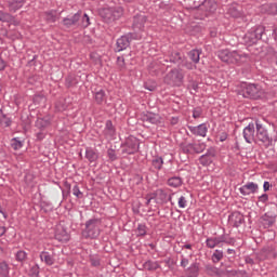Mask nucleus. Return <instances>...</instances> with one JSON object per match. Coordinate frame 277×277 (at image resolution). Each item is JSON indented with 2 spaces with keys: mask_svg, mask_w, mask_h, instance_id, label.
<instances>
[{
  "mask_svg": "<svg viewBox=\"0 0 277 277\" xmlns=\"http://www.w3.org/2000/svg\"><path fill=\"white\" fill-rule=\"evenodd\" d=\"M101 219H90L85 222V228L82 229V237L84 239H98L101 236Z\"/></svg>",
  "mask_w": 277,
  "mask_h": 277,
  "instance_id": "nucleus-1",
  "label": "nucleus"
},
{
  "mask_svg": "<svg viewBox=\"0 0 277 277\" xmlns=\"http://www.w3.org/2000/svg\"><path fill=\"white\" fill-rule=\"evenodd\" d=\"M263 144L265 148H271V146H275L276 140L269 136V132L267 129L263 127L259 121L255 122V144Z\"/></svg>",
  "mask_w": 277,
  "mask_h": 277,
  "instance_id": "nucleus-2",
  "label": "nucleus"
},
{
  "mask_svg": "<svg viewBox=\"0 0 277 277\" xmlns=\"http://www.w3.org/2000/svg\"><path fill=\"white\" fill-rule=\"evenodd\" d=\"M122 14H124L122 6L102 8L98 10V16L103 18L104 23H114V21H118Z\"/></svg>",
  "mask_w": 277,
  "mask_h": 277,
  "instance_id": "nucleus-3",
  "label": "nucleus"
},
{
  "mask_svg": "<svg viewBox=\"0 0 277 277\" xmlns=\"http://www.w3.org/2000/svg\"><path fill=\"white\" fill-rule=\"evenodd\" d=\"M239 94H241L243 98L259 101V98L263 96V90H261L259 84L243 82L241 84V89L239 90Z\"/></svg>",
  "mask_w": 277,
  "mask_h": 277,
  "instance_id": "nucleus-4",
  "label": "nucleus"
},
{
  "mask_svg": "<svg viewBox=\"0 0 277 277\" xmlns=\"http://www.w3.org/2000/svg\"><path fill=\"white\" fill-rule=\"evenodd\" d=\"M216 55L219 60L225 64H241V60H243V57H248L247 54H240L237 51L230 52L229 50H220Z\"/></svg>",
  "mask_w": 277,
  "mask_h": 277,
  "instance_id": "nucleus-5",
  "label": "nucleus"
},
{
  "mask_svg": "<svg viewBox=\"0 0 277 277\" xmlns=\"http://www.w3.org/2000/svg\"><path fill=\"white\" fill-rule=\"evenodd\" d=\"M265 38V27L258 26L252 28L243 36V42L248 47H252V44H256L259 40H263Z\"/></svg>",
  "mask_w": 277,
  "mask_h": 277,
  "instance_id": "nucleus-6",
  "label": "nucleus"
},
{
  "mask_svg": "<svg viewBox=\"0 0 277 277\" xmlns=\"http://www.w3.org/2000/svg\"><path fill=\"white\" fill-rule=\"evenodd\" d=\"M185 79V74L181 68L171 69L164 77V83L168 85H173L175 88H181Z\"/></svg>",
  "mask_w": 277,
  "mask_h": 277,
  "instance_id": "nucleus-7",
  "label": "nucleus"
},
{
  "mask_svg": "<svg viewBox=\"0 0 277 277\" xmlns=\"http://www.w3.org/2000/svg\"><path fill=\"white\" fill-rule=\"evenodd\" d=\"M207 150V144L202 142L188 143L186 145H182V151L184 155H200V153H205Z\"/></svg>",
  "mask_w": 277,
  "mask_h": 277,
  "instance_id": "nucleus-8",
  "label": "nucleus"
},
{
  "mask_svg": "<svg viewBox=\"0 0 277 277\" xmlns=\"http://www.w3.org/2000/svg\"><path fill=\"white\" fill-rule=\"evenodd\" d=\"M140 150V140L131 135L126 138V142L122 146V155H135Z\"/></svg>",
  "mask_w": 277,
  "mask_h": 277,
  "instance_id": "nucleus-9",
  "label": "nucleus"
},
{
  "mask_svg": "<svg viewBox=\"0 0 277 277\" xmlns=\"http://www.w3.org/2000/svg\"><path fill=\"white\" fill-rule=\"evenodd\" d=\"M147 21L148 17L144 13H137L133 16L132 28L134 31H144Z\"/></svg>",
  "mask_w": 277,
  "mask_h": 277,
  "instance_id": "nucleus-10",
  "label": "nucleus"
},
{
  "mask_svg": "<svg viewBox=\"0 0 277 277\" xmlns=\"http://www.w3.org/2000/svg\"><path fill=\"white\" fill-rule=\"evenodd\" d=\"M228 223L234 228H239V226H241V224H246V219H245L243 214H241V212L234 211L228 216Z\"/></svg>",
  "mask_w": 277,
  "mask_h": 277,
  "instance_id": "nucleus-11",
  "label": "nucleus"
},
{
  "mask_svg": "<svg viewBox=\"0 0 277 277\" xmlns=\"http://www.w3.org/2000/svg\"><path fill=\"white\" fill-rule=\"evenodd\" d=\"M256 128L254 127V123H249L242 132V135L245 137V141L247 144H252V142H256Z\"/></svg>",
  "mask_w": 277,
  "mask_h": 277,
  "instance_id": "nucleus-12",
  "label": "nucleus"
},
{
  "mask_svg": "<svg viewBox=\"0 0 277 277\" xmlns=\"http://www.w3.org/2000/svg\"><path fill=\"white\" fill-rule=\"evenodd\" d=\"M81 21V12L75 13L71 17H64L63 25L66 29H71V27H77Z\"/></svg>",
  "mask_w": 277,
  "mask_h": 277,
  "instance_id": "nucleus-13",
  "label": "nucleus"
},
{
  "mask_svg": "<svg viewBox=\"0 0 277 277\" xmlns=\"http://www.w3.org/2000/svg\"><path fill=\"white\" fill-rule=\"evenodd\" d=\"M242 196H250V194H256L259 192V184L254 182H248L239 188Z\"/></svg>",
  "mask_w": 277,
  "mask_h": 277,
  "instance_id": "nucleus-14",
  "label": "nucleus"
},
{
  "mask_svg": "<svg viewBox=\"0 0 277 277\" xmlns=\"http://www.w3.org/2000/svg\"><path fill=\"white\" fill-rule=\"evenodd\" d=\"M54 237L57 241H62L63 243L70 241V235H68V232H66V228L62 225L56 227Z\"/></svg>",
  "mask_w": 277,
  "mask_h": 277,
  "instance_id": "nucleus-15",
  "label": "nucleus"
},
{
  "mask_svg": "<svg viewBox=\"0 0 277 277\" xmlns=\"http://www.w3.org/2000/svg\"><path fill=\"white\" fill-rule=\"evenodd\" d=\"M6 8L9 9V12L11 14H15V12H18L27 3V0H5Z\"/></svg>",
  "mask_w": 277,
  "mask_h": 277,
  "instance_id": "nucleus-16",
  "label": "nucleus"
},
{
  "mask_svg": "<svg viewBox=\"0 0 277 277\" xmlns=\"http://www.w3.org/2000/svg\"><path fill=\"white\" fill-rule=\"evenodd\" d=\"M187 128H188V131L193 133V135H199L200 137H207V133L209 131L207 123H201L197 127L188 126Z\"/></svg>",
  "mask_w": 277,
  "mask_h": 277,
  "instance_id": "nucleus-17",
  "label": "nucleus"
},
{
  "mask_svg": "<svg viewBox=\"0 0 277 277\" xmlns=\"http://www.w3.org/2000/svg\"><path fill=\"white\" fill-rule=\"evenodd\" d=\"M131 47V43L129 41V37L121 36L119 39H117L115 51L117 53H120V51H127Z\"/></svg>",
  "mask_w": 277,
  "mask_h": 277,
  "instance_id": "nucleus-18",
  "label": "nucleus"
},
{
  "mask_svg": "<svg viewBox=\"0 0 277 277\" xmlns=\"http://www.w3.org/2000/svg\"><path fill=\"white\" fill-rule=\"evenodd\" d=\"M167 202H172V196H168V192L163 188L157 189V205H166Z\"/></svg>",
  "mask_w": 277,
  "mask_h": 277,
  "instance_id": "nucleus-19",
  "label": "nucleus"
},
{
  "mask_svg": "<svg viewBox=\"0 0 277 277\" xmlns=\"http://www.w3.org/2000/svg\"><path fill=\"white\" fill-rule=\"evenodd\" d=\"M261 220L264 228H272L276 224V214L266 212Z\"/></svg>",
  "mask_w": 277,
  "mask_h": 277,
  "instance_id": "nucleus-20",
  "label": "nucleus"
},
{
  "mask_svg": "<svg viewBox=\"0 0 277 277\" xmlns=\"http://www.w3.org/2000/svg\"><path fill=\"white\" fill-rule=\"evenodd\" d=\"M143 122H149V124H161V116L154 114V113H147L143 115Z\"/></svg>",
  "mask_w": 277,
  "mask_h": 277,
  "instance_id": "nucleus-21",
  "label": "nucleus"
},
{
  "mask_svg": "<svg viewBox=\"0 0 277 277\" xmlns=\"http://www.w3.org/2000/svg\"><path fill=\"white\" fill-rule=\"evenodd\" d=\"M0 22L11 23L12 25H21V22H18L14 15L3 11H0Z\"/></svg>",
  "mask_w": 277,
  "mask_h": 277,
  "instance_id": "nucleus-22",
  "label": "nucleus"
},
{
  "mask_svg": "<svg viewBox=\"0 0 277 277\" xmlns=\"http://www.w3.org/2000/svg\"><path fill=\"white\" fill-rule=\"evenodd\" d=\"M184 58H185V55L181 54V52H177V51H173L169 55V62H171V64H177L179 66L183 64Z\"/></svg>",
  "mask_w": 277,
  "mask_h": 277,
  "instance_id": "nucleus-23",
  "label": "nucleus"
},
{
  "mask_svg": "<svg viewBox=\"0 0 277 277\" xmlns=\"http://www.w3.org/2000/svg\"><path fill=\"white\" fill-rule=\"evenodd\" d=\"M185 272L187 277H198L200 274V263H193Z\"/></svg>",
  "mask_w": 277,
  "mask_h": 277,
  "instance_id": "nucleus-24",
  "label": "nucleus"
},
{
  "mask_svg": "<svg viewBox=\"0 0 277 277\" xmlns=\"http://www.w3.org/2000/svg\"><path fill=\"white\" fill-rule=\"evenodd\" d=\"M40 259L43 263H45V265H54L55 263V256L49 251H42L40 253Z\"/></svg>",
  "mask_w": 277,
  "mask_h": 277,
  "instance_id": "nucleus-25",
  "label": "nucleus"
},
{
  "mask_svg": "<svg viewBox=\"0 0 277 277\" xmlns=\"http://www.w3.org/2000/svg\"><path fill=\"white\" fill-rule=\"evenodd\" d=\"M143 268L147 272H157V269L161 268V265H159V262L147 260L145 263H143Z\"/></svg>",
  "mask_w": 277,
  "mask_h": 277,
  "instance_id": "nucleus-26",
  "label": "nucleus"
},
{
  "mask_svg": "<svg viewBox=\"0 0 277 277\" xmlns=\"http://www.w3.org/2000/svg\"><path fill=\"white\" fill-rule=\"evenodd\" d=\"M222 245V238L219 237H210L206 240V247L213 250V248H217V246Z\"/></svg>",
  "mask_w": 277,
  "mask_h": 277,
  "instance_id": "nucleus-27",
  "label": "nucleus"
},
{
  "mask_svg": "<svg viewBox=\"0 0 277 277\" xmlns=\"http://www.w3.org/2000/svg\"><path fill=\"white\" fill-rule=\"evenodd\" d=\"M206 273L208 274V276L224 277V273L222 272V269L213 265H206Z\"/></svg>",
  "mask_w": 277,
  "mask_h": 277,
  "instance_id": "nucleus-28",
  "label": "nucleus"
},
{
  "mask_svg": "<svg viewBox=\"0 0 277 277\" xmlns=\"http://www.w3.org/2000/svg\"><path fill=\"white\" fill-rule=\"evenodd\" d=\"M85 159H88L90 163H94V161L98 160V154L92 147H88L85 149Z\"/></svg>",
  "mask_w": 277,
  "mask_h": 277,
  "instance_id": "nucleus-29",
  "label": "nucleus"
},
{
  "mask_svg": "<svg viewBox=\"0 0 277 277\" xmlns=\"http://www.w3.org/2000/svg\"><path fill=\"white\" fill-rule=\"evenodd\" d=\"M104 135H106V137H114V135H116V128H114V123L111 122V120L106 121Z\"/></svg>",
  "mask_w": 277,
  "mask_h": 277,
  "instance_id": "nucleus-30",
  "label": "nucleus"
},
{
  "mask_svg": "<svg viewBox=\"0 0 277 277\" xmlns=\"http://www.w3.org/2000/svg\"><path fill=\"white\" fill-rule=\"evenodd\" d=\"M227 13L229 16H232V18H241V10H239L237 4L229 6Z\"/></svg>",
  "mask_w": 277,
  "mask_h": 277,
  "instance_id": "nucleus-31",
  "label": "nucleus"
},
{
  "mask_svg": "<svg viewBox=\"0 0 277 277\" xmlns=\"http://www.w3.org/2000/svg\"><path fill=\"white\" fill-rule=\"evenodd\" d=\"M79 83V80H77V76L70 74L65 78V87L66 88H75Z\"/></svg>",
  "mask_w": 277,
  "mask_h": 277,
  "instance_id": "nucleus-32",
  "label": "nucleus"
},
{
  "mask_svg": "<svg viewBox=\"0 0 277 277\" xmlns=\"http://www.w3.org/2000/svg\"><path fill=\"white\" fill-rule=\"evenodd\" d=\"M202 6L207 10V12H215L217 10V3L213 0H205L202 2Z\"/></svg>",
  "mask_w": 277,
  "mask_h": 277,
  "instance_id": "nucleus-33",
  "label": "nucleus"
},
{
  "mask_svg": "<svg viewBox=\"0 0 277 277\" xmlns=\"http://www.w3.org/2000/svg\"><path fill=\"white\" fill-rule=\"evenodd\" d=\"M202 51L200 50H192L188 52V57L194 62V64H198L200 62V55Z\"/></svg>",
  "mask_w": 277,
  "mask_h": 277,
  "instance_id": "nucleus-34",
  "label": "nucleus"
},
{
  "mask_svg": "<svg viewBox=\"0 0 277 277\" xmlns=\"http://www.w3.org/2000/svg\"><path fill=\"white\" fill-rule=\"evenodd\" d=\"M151 166L155 170H161V168H163V158L160 156H155L151 159Z\"/></svg>",
  "mask_w": 277,
  "mask_h": 277,
  "instance_id": "nucleus-35",
  "label": "nucleus"
},
{
  "mask_svg": "<svg viewBox=\"0 0 277 277\" xmlns=\"http://www.w3.org/2000/svg\"><path fill=\"white\" fill-rule=\"evenodd\" d=\"M169 187H181L183 185V179L179 176H173L168 180Z\"/></svg>",
  "mask_w": 277,
  "mask_h": 277,
  "instance_id": "nucleus-36",
  "label": "nucleus"
},
{
  "mask_svg": "<svg viewBox=\"0 0 277 277\" xmlns=\"http://www.w3.org/2000/svg\"><path fill=\"white\" fill-rule=\"evenodd\" d=\"M223 259H224V251L220 249L214 250L211 256L212 263H220V261H222Z\"/></svg>",
  "mask_w": 277,
  "mask_h": 277,
  "instance_id": "nucleus-37",
  "label": "nucleus"
},
{
  "mask_svg": "<svg viewBox=\"0 0 277 277\" xmlns=\"http://www.w3.org/2000/svg\"><path fill=\"white\" fill-rule=\"evenodd\" d=\"M106 98H107V95L105 94L104 90H100L95 92V102L97 103V105H103Z\"/></svg>",
  "mask_w": 277,
  "mask_h": 277,
  "instance_id": "nucleus-38",
  "label": "nucleus"
},
{
  "mask_svg": "<svg viewBox=\"0 0 277 277\" xmlns=\"http://www.w3.org/2000/svg\"><path fill=\"white\" fill-rule=\"evenodd\" d=\"M0 276L5 277L10 276V266L6 262H0Z\"/></svg>",
  "mask_w": 277,
  "mask_h": 277,
  "instance_id": "nucleus-39",
  "label": "nucleus"
},
{
  "mask_svg": "<svg viewBox=\"0 0 277 277\" xmlns=\"http://www.w3.org/2000/svg\"><path fill=\"white\" fill-rule=\"evenodd\" d=\"M29 277H40V266L38 264H34L30 266L28 272Z\"/></svg>",
  "mask_w": 277,
  "mask_h": 277,
  "instance_id": "nucleus-40",
  "label": "nucleus"
},
{
  "mask_svg": "<svg viewBox=\"0 0 277 277\" xmlns=\"http://www.w3.org/2000/svg\"><path fill=\"white\" fill-rule=\"evenodd\" d=\"M199 163L201 166H211L213 163V159L203 154L199 157Z\"/></svg>",
  "mask_w": 277,
  "mask_h": 277,
  "instance_id": "nucleus-41",
  "label": "nucleus"
},
{
  "mask_svg": "<svg viewBox=\"0 0 277 277\" xmlns=\"http://www.w3.org/2000/svg\"><path fill=\"white\" fill-rule=\"evenodd\" d=\"M45 21L47 23H55V21H57V15L55 14V11L45 12Z\"/></svg>",
  "mask_w": 277,
  "mask_h": 277,
  "instance_id": "nucleus-42",
  "label": "nucleus"
},
{
  "mask_svg": "<svg viewBox=\"0 0 277 277\" xmlns=\"http://www.w3.org/2000/svg\"><path fill=\"white\" fill-rule=\"evenodd\" d=\"M148 227L145 224H138L136 228V233L138 237H146Z\"/></svg>",
  "mask_w": 277,
  "mask_h": 277,
  "instance_id": "nucleus-43",
  "label": "nucleus"
},
{
  "mask_svg": "<svg viewBox=\"0 0 277 277\" xmlns=\"http://www.w3.org/2000/svg\"><path fill=\"white\" fill-rule=\"evenodd\" d=\"M49 124H51V121H49V119H39L36 122V127L37 129H47V127H49Z\"/></svg>",
  "mask_w": 277,
  "mask_h": 277,
  "instance_id": "nucleus-44",
  "label": "nucleus"
},
{
  "mask_svg": "<svg viewBox=\"0 0 277 277\" xmlns=\"http://www.w3.org/2000/svg\"><path fill=\"white\" fill-rule=\"evenodd\" d=\"M15 259L18 261V263H25V260L27 259V252L23 250L17 251Z\"/></svg>",
  "mask_w": 277,
  "mask_h": 277,
  "instance_id": "nucleus-45",
  "label": "nucleus"
},
{
  "mask_svg": "<svg viewBox=\"0 0 277 277\" xmlns=\"http://www.w3.org/2000/svg\"><path fill=\"white\" fill-rule=\"evenodd\" d=\"M107 157L109 161H117L118 160V155L116 154V149L109 148L107 150Z\"/></svg>",
  "mask_w": 277,
  "mask_h": 277,
  "instance_id": "nucleus-46",
  "label": "nucleus"
},
{
  "mask_svg": "<svg viewBox=\"0 0 277 277\" xmlns=\"http://www.w3.org/2000/svg\"><path fill=\"white\" fill-rule=\"evenodd\" d=\"M220 237H221V243H226L227 246H235V243H236L235 238H227L224 235H222Z\"/></svg>",
  "mask_w": 277,
  "mask_h": 277,
  "instance_id": "nucleus-47",
  "label": "nucleus"
},
{
  "mask_svg": "<svg viewBox=\"0 0 277 277\" xmlns=\"http://www.w3.org/2000/svg\"><path fill=\"white\" fill-rule=\"evenodd\" d=\"M35 105H40L47 101V97L42 94H36L32 98Z\"/></svg>",
  "mask_w": 277,
  "mask_h": 277,
  "instance_id": "nucleus-48",
  "label": "nucleus"
},
{
  "mask_svg": "<svg viewBox=\"0 0 277 277\" xmlns=\"http://www.w3.org/2000/svg\"><path fill=\"white\" fill-rule=\"evenodd\" d=\"M11 146L14 150H19V148H23V142H21L18 138H13Z\"/></svg>",
  "mask_w": 277,
  "mask_h": 277,
  "instance_id": "nucleus-49",
  "label": "nucleus"
},
{
  "mask_svg": "<svg viewBox=\"0 0 277 277\" xmlns=\"http://www.w3.org/2000/svg\"><path fill=\"white\" fill-rule=\"evenodd\" d=\"M90 263L92 267H101V259L98 256H91L90 258Z\"/></svg>",
  "mask_w": 277,
  "mask_h": 277,
  "instance_id": "nucleus-50",
  "label": "nucleus"
},
{
  "mask_svg": "<svg viewBox=\"0 0 277 277\" xmlns=\"http://www.w3.org/2000/svg\"><path fill=\"white\" fill-rule=\"evenodd\" d=\"M72 194L78 199L83 198V194L81 193V190L79 189V185H77V184H75V186L72 187Z\"/></svg>",
  "mask_w": 277,
  "mask_h": 277,
  "instance_id": "nucleus-51",
  "label": "nucleus"
},
{
  "mask_svg": "<svg viewBox=\"0 0 277 277\" xmlns=\"http://www.w3.org/2000/svg\"><path fill=\"white\" fill-rule=\"evenodd\" d=\"M117 66L120 68V70H124V68H127V64L124 63V56L117 57Z\"/></svg>",
  "mask_w": 277,
  "mask_h": 277,
  "instance_id": "nucleus-52",
  "label": "nucleus"
},
{
  "mask_svg": "<svg viewBox=\"0 0 277 277\" xmlns=\"http://www.w3.org/2000/svg\"><path fill=\"white\" fill-rule=\"evenodd\" d=\"M0 124H3V127H11L12 120L5 115H2V118L0 119Z\"/></svg>",
  "mask_w": 277,
  "mask_h": 277,
  "instance_id": "nucleus-53",
  "label": "nucleus"
},
{
  "mask_svg": "<svg viewBox=\"0 0 277 277\" xmlns=\"http://www.w3.org/2000/svg\"><path fill=\"white\" fill-rule=\"evenodd\" d=\"M180 66H184V68H187V70H194V64L185 60V57L183 60V63H181Z\"/></svg>",
  "mask_w": 277,
  "mask_h": 277,
  "instance_id": "nucleus-54",
  "label": "nucleus"
},
{
  "mask_svg": "<svg viewBox=\"0 0 277 277\" xmlns=\"http://www.w3.org/2000/svg\"><path fill=\"white\" fill-rule=\"evenodd\" d=\"M177 205L180 209H185V207H187V199L184 196H181L179 198Z\"/></svg>",
  "mask_w": 277,
  "mask_h": 277,
  "instance_id": "nucleus-55",
  "label": "nucleus"
},
{
  "mask_svg": "<svg viewBox=\"0 0 277 277\" xmlns=\"http://www.w3.org/2000/svg\"><path fill=\"white\" fill-rule=\"evenodd\" d=\"M144 88L149 92H155V90H157V84L155 82L151 84L149 82H145Z\"/></svg>",
  "mask_w": 277,
  "mask_h": 277,
  "instance_id": "nucleus-56",
  "label": "nucleus"
},
{
  "mask_svg": "<svg viewBox=\"0 0 277 277\" xmlns=\"http://www.w3.org/2000/svg\"><path fill=\"white\" fill-rule=\"evenodd\" d=\"M268 14H277V2L268 5Z\"/></svg>",
  "mask_w": 277,
  "mask_h": 277,
  "instance_id": "nucleus-57",
  "label": "nucleus"
},
{
  "mask_svg": "<svg viewBox=\"0 0 277 277\" xmlns=\"http://www.w3.org/2000/svg\"><path fill=\"white\" fill-rule=\"evenodd\" d=\"M200 116H202V108H195L193 110V118L198 119Z\"/></svg>",
  "mask_w": 277,
  "mask_h": 277,
  "instance_id": "nucleus-58",
  "label": "nucleus"
},
{
  "mask_svg": "<svg viewBox=\"0 0 277 277\" xmlns=\"http://www.w3.org/2000/svg\"><path fill=\"white\" fill-rule=\"evenodd\" d=\"M223 273V276H227V277H230V276H237L238 272L233 269V271H228V269H225V271H222Z\"/></svg>",
  "mask_w": 277,
  "mask_h": 277,
  "instance_id": "nucleus-59",
  "label": "nucleus"
},
{
  "mask_svg": "<svg viewBox=\"0 0 277 277\" xmlns=\"http://www.w3.org/2000/svg\"><path fill=\"white\" fill-rule=\"evenodd\" d=\"M188 90H195L196 92L198 90V82H196L195 80H189Z\"/></svg>",
  "mask_w": 277,
  "mask_h": 277,
  "instance_id": "nucleus-60",
  "label": "nucleus"
},
{
  "mask_svg": "<svg viewBox=\"0 0 277 277\" xmlns=\"http://www.w3.org/2000/svg\"><path fill=\"white\" fill-rule=\"evenodd\" d=\"M82 24H83V27H90V16H88V14H83L82 16Z\"/></svg>",
  "mask_w": 277,
  "mask_h": 277,
  "instance_id": "nucleus-61",
  "label": "nucleus"
},
{
  "mask_svg": "<svg viewBox=\"0 0 277 277\" xmlns=\"http://www.w3.org/2000/svg\"><path fill=\"white\" fill-rule=\"evenodd\" d=\"M205 155L208 156L210 159H213V157H215V149L213 147H210L209 149H207V153Z\"/></svg>",
  "mask_w": 277,
  "mask_h": 277,
  "instance_id": "nucleus-62",
  "label": "nucleus"
},
{
  "mask_svg": "<svg viewBox=\"0 0 277 277\" xmlns=\"http://www.w3.org/2000/svg\"><path fill=\"white\" fill-rule=\"evenodd\" d=\"M266 53H267V55H272V57H277V52H276V50L274 49V48H272V47H268L267 49H266Z\"/></svg>",
  "mask_w": 277,
  "mask_h": 277,
  "instance_id": "nucleus-63",
  "label": "nucleus"
},
{
  "mask_svg": "<svg viewBox=\"0 0 277 277\" xmlns=\"http://www.w3.org/2000/svg\"><path fill=\"white\" fill-rule=\"evenodd\" d=\"M126 38H128L129 42L131 43L132 40H137V34L130 32V34L126 35Z\"/></svg>",
  "mask_w": 277,
  "mask_h": 277,
  "instance_id": "nucleus-64",
  "label": "nucleus"
}]
</instances>
